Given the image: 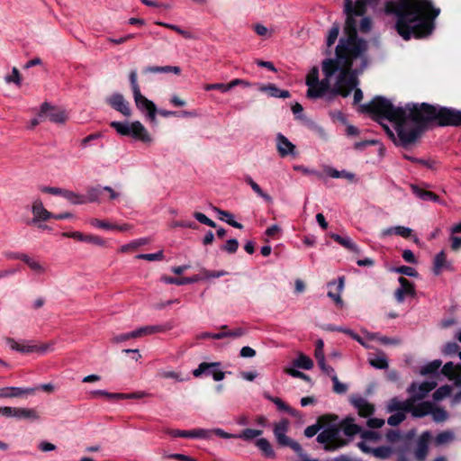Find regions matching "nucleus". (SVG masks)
I'll list each match as a JSON object with an SVG mask.
<instances>
[{
    "label": "nucleus",
    "instance_id": "nucleus-55",
    "mask_svg": "<svg viewBox=\"0 0 461 461\" xmlns=\"http://www.w3.org/2000/svg\"><path fill=\"white\" fill-rule=\"evenodd\" d=\"M90 224L96 228L105 229V230H113L115 229V224H111L105 221H102L96 218H93L90 220Z\"/></svg>",
    "mask_w": 461,
    "mask_h": 461
},
{
    "label": "nucleus",
    "instance_id": "nucleus-56",
    "mask_svg": "<svg viewBox=\"0 0 461 461\" xmlns=\"http://www.w3.org/2000/svg\"><path fill=\"white\" fill-rule=\"evenodd\" d=\"M239 248V242L236 239H230L222 246L221 249L228 253H235Z\"/></svg>",
    "mask_w": 461,
    "mask_h": 461
},
{
    "label": "nucleus",
    "instance_id": "nucleus-19",
    "mask_svg": "<svg viewBox=\"0 0 461 461\" xmlns=\"http://www.w3.org/2000/svg\"><path fill=\"white\" fill-rule=\"evenodd\" d=\"M339 431L342 430L344 435L352 438L361 432V427L355 422V418L348 416L341 421H338Z\"/></svg>",
    "mask_w": 461,
    "mask_h": 461
},
{
    "label": "nucleus",
    "instance_id": "nucleus-20",
    "mask_svg": "<svg viewBox=\"0 0 461 461\" xmlns=\"http://www.w3.org/2000/svg\"><path fill=\"white\" fill-rule=\"evenodd\" d=\"M357 447L366 454H372L374 456L385 459L388 458L392 453L393 449L390 447H370L364 441L358 442Z\"/></svg>",
    "mask_w": 461,
    "mask_h": 461
},
{
    "label": "nucleus",
    "instance_id": "nucleus-15",
    "mask_svg": "<svg viewBox=\"0 0 461 461\" xmlns=\"http://www.w3.org/2000/svg\"><path fill=\"white\" fill-rule=\"evenodd\" d=\"M338 420L339 417L336 414H323L318 418L317 422L315 424L308 426L304 429V436L309 438H312L319 432V430H321L323 428V424L335 422Z\"/></svg>",
    "mask_w": 461,
    "mask_h": 461
},
{
    "label": "nucleus",
    "instance_id": "nucleus-32",
    "mask_svg": "<svg viewBox=\"0 0 461 461\" xmlns=\"http://www.w3.org/2000/svg\"><path fill=\"white\" fill-rule=\"evenodd\" d=\"M143 72L148 73H174L176 75L180 74L181 69L177 66H149L143 69Z\"/></svg>",
    "mask_w": 461,
    "mask_h": 461
},
{
    "label": "nucleus",
    "instance_id": "nucleus-42",
    "mask_svg": "<svg viewBox=\"0 0 461 461\" xmlns=\"http://www.w3.org/2000/svg\"><path fill=\"white\" fill-rule=\"evenodd\" d=\"M442 365V361L439 359L433 360L429 364L425 365L420 369V375H427L436 373Z\"/></svg>",
    "mask_w": 461,
    "mask_h": 461
},
{
    "label": "nucleus",
    "instance_id": "nucleus-25",
    "mask_svg": "<svg viewBox=\"0 0 461 461\" xmlns=\"http://www.w3.org/2000/svg\"><path fill=\"white\" fill-rule=\"evenodd\" d=\"M430 437L431 435L429 431H425L420 435L415 451V455L418 459L423 460L426 457L429 450L428 443Z\"/></svg>",
    "mask_w": 461,
    "mask_h": 461
},
{
    "label": "nucleus",
    "instance_id": "nucleus-26",
    "mask_svg": "<svg viewBox=\"0 0 461 461\" xmlns=\"http://www.w3.org/2000/svg\"><path fill=\"white\" fill-rule=\"evenodd\" d=\"M172 329V326L169 324L165 325H148L143 326L136 330V333L138 338L151 335L155 333L165 332Z\"/></svg>",
    "mask_w": 461,
    "mask_h": 461
},
{
    "label": "nucleus",
    "instance_id": "nucleus-23",
    "mask_svg": "<svg viewBox=\"0 0 461 461\" xmlns=\"http://www.w3.org/2000/svg\"><path fill=\"white\" fill-rule=\"evenodd\" d=\"M13 417L19 420H27L35 421L40 419V415L35 409L14 407Z\"/></svg>",
    "mask_w": 461,
    "mask_h": 461
},
{
    "label": "nucleus",
    "instance_id": "nucleus-63",
    "mask_svg": "<svg viewBox=\"0 0 461 461\" xmlns=\"http://www.w3.org/2000/svg\"><path fill=\"white\" fill-rule=\"evenodd\" d=\"M318 365L319 366L321 367V369L326 374L328 375L329 376H330V378L332 379V377L334 375H337L336 373H335V370L333 369V367H331L330 366H328L325 362V358L324 359H321V360H319L318 361Z\"/></svg>",
    "mask_w": 461,
    "mask_h": 461
},
{
    "label": "nucleus",
    "instance_id": "nucleus-44",
    "mask_svg": "<svg viewBox=\"0 0 461 461\" xmlns=\"http://www.w3.org/2000/svg\"><path fill=\"white\" fill-rule=\"evenodd\" d=\"M327 173L332 178H347V179L352 181L355 177L354 174L349 173L346 170L339 171L334 168H329Z\"/></svg>",
    "mask_w": 461,
    "mask_h": 461
},
{
    "label": "nucleus",
    "instance_id": "nucleus-35",
    "mask_svg": "<svg viewBox=\"0 0 461 461\" xmlns=\"http://www.w3.org/2000/svg\"><path fill=\"white\" fill-rule=\"evenodd\" d=\"M369 364L377 369H385L388 367V361L384 353L380 352L376 356H370L368 357Z\"/></svg>",
    "mask_w": 461,
    "mask_h": 461
},
{
    "label": "nucleus",
    "instance_id": "nucleus-52",
    "mask_svg": "<svg viewBox=\"0 0 461 461\" xmlns=\"http://www.w3.org/2000/svg\"><path fill=\"white\" fill-rule=\"evenodd\" d=\"M339 32V24H333V26L329 31V34L327 37V45L328 47H330L334 42L336 41Z\"/></svg>",
    "mask_w": 461,
    "mask_h": 461
},
{
    "label": "nucleus",
    "instance_id": "nucleus-43",
    "mask_svg": "<svg viewBox=\"0 0 461 461\" xmlns=\"http://www.w3.org/2000/svg\"><path fill=\"white\" fill-rule=\"evenodd\" d=\"M223 330L222 334L225 335V338L238 339L247 334V330L241 327L235 328L231 330H227V326L223 325L221 327Z\"/></svg>",
    "mask_w": 461,
    "mask_h": 461
},
{
    "label": "nucleus",
    "instance_id": "nucleus-6",
    "mask_svg": "<svg viewBox=\"0 0 461 461\" xmlns=\"http://www.w3.org/2000/svg\"><path fill=\"white\" fill-rule=\"evenodd\" d=\"M5 340L12 350L23 354H29L33 352L45 353L50 348V346L48 344L38 346L34 344L32 340L16 341L13 338H5Z\"/></svg>",
    "mask_w": 461,
    "mask_h": 461
},
{
    "label": "nucleus",
    "instance_id": "nucleus-3",
    "mask_svg": "<svg viewBox=\"0 0 461 461\" xmlns=\"http://www.w3.org/2000/svg\"><path fill=\"white\" fill-rule=\"evenodd\" d=\"M338 421L323 424L324 429L318 434L317 441L323 445L327 452L336 451L348 444V441L339 438V427Z\"/></svg>",
    "mask_w": 461,
    "mask_h": 461
},
{
    "label": "nucleus",
    "instance_id": "nucleus-2",
    "mask_svg": "<svg viewBox=\"0 0 461 461\" xmlns=\"http://www.w3.org/2000/svg\"><path fill=\"white\" fill-rule=\"evenodd\" d=\"M385 12L396 16L397 32L407 41L430 35L440 10L430 0H396L386 3Z\"/></svg>",
    "mask_w": 461,
    "mask_h": 461
},
{
    "label": "nucleus",
    "instance_id": "nucleus-8",
    "mask_svg": "<svg viewBox=\"0 0 461 461\" xmlns=\"http://www.w3.org/2000/svg\"><path fill=\"white\" fill-rule=\"evenodd\" d=\"M133 99L136 107L142 113H146V116L150 122H156L157 107L155 104L141 95L140 91L133 94Z\"/></svg>",
    "mask_w": 461,
    "mask_h": 461
},
{
    "label": "nucleus",
    "instance_id": "nucleus-4",
    "mask_svg": "<svg viewBox=\"0 0 461 461\" xmlns=\"http://www.w3.org/2000/svg\"><path fill=\"white\" fill-rule=\"evenodd\" d=\"M111 127L113 128L122 136H131L137 140L144 143H150L152 138L149 133L139 121L129 122H112Z\"/></svg>",
    "mask_w": 461,
    "mask_h": 461
},
{
    "label": "nucleus",
    "instance_id": "nucleus-39",
    "mask_svg": "<svg viewBox=\"0 0 461 461\" xmlns=\"http://www.w3.org/2000/svg\"><path fill=\"white\" fill-rule=\"evenodd\" d=\"M61 196L65 197L73 204H83L86 203L85 196L69 190L63 189Z\"/></svg>",
    "mask_w": 461,
    "mask_h": 461
},
{
    "label": "nucleus",
    "instance_id": "nucleus-46",
    "mask_svg": "<svg viewBox=\"0 0 461 461\" xmlns=\"http://www.w3.org/2000/svg\"><path fill=\"white\" fill-rule=\"evenodd\" d=\"M455 436L452 431L447 430L437 435L435 442L437 445H444L453 441Z\"/></svg>",
    "mask_w": 461,
    "mask_h": 461
},
{
    "label": "nucleus",
    "instance_id": "nucleus-54",
    "mask_svg": "<svg viewBox=\"0 0 461 461\" xmlns=\"http://www.w3.org/2000/svg\"><path fill=\"white\" fill-rule=\"evenodd\" d=\"M406 418V415L404 412L398 411L396 413L392 414L388 420L387 423L391 426H397L401 422H402Z\"/></svg>",
    "mask_w": 461,
    "mask_h": 461
},
{
    "label": "nucleus",
    "instance_id": "nucleus-22",
    "mask_svg": "<svg viewBox=\"0 0 461 461\" xmlns=\"http://www.w3.org/2000/svg\"><path fill=\"white\" fill-rule=\"evenodd\" d=\"M37 388H22V387H3L0 388V398L19 397L23 394H32Z\"/></svg>",
    "mask_w": 461,
    "mask_h": 461
},
{
    "label": "nucleus",
    "instance_id": "nucleus-11",
    "mask_svg": "<svg viewBox=\"0 0 461 461\" xmlns=\"http://www.w3.org/2000/svg\"><path fill=\"white\" fill-rule=\"evenodd\" d=\"M31 211L33 215L28 223H37L38 221H47L51 219L52 212H49L43 205L41 198L36 197L32 200Z\"/></svg>",
    "mask_w": 461,
    "mask_h": 461
},
{
    "label": "nucleus",
    "instance_id": "nucleus-13",
    "mask_svg": "<svg viewBox=\"0 0 461 461\" xmlns=\"http://www.w3.org/2000/svg\"><path fill=\"white\" fill-rule=\"evenodd\" d=\"M167 433L174 438H210L212 437V431L204 429L191 430L167 429Z\"/></svg>",
    "mask_w": 461,
    "mask_h": 461
},
{
    "label": "nucleus",
    "instance_id": "nucleus-1",
    "mask_svg": "<svg viewBox=\"0 0 461 461\" xmlns=\"http://www.w3.org/2000/svg\"><path fill=\"white\" fill-rule=\"evenodd\" d=\"M346 23L345 35L336 47V57L326 59L321 63L323 78H319V68L313 67L306 76L307 97L317 99L326 94L348 96L357 86V74L367 66L368 43L357 37V32L366 33L371 30L372 22L365 16L366 1L344 0Z\"/></svg>",
    "mask_w": 461,
    "mask_h": 461
},
{
    "label": "nucleus",
    "instance_id": "nucleus-47",
    "mask_svg": "<svg viewBox=\"0 0 461 461\" xmlns=\"http://www.w3.org/2000/svg\"><path fill=\"white\" fill-rule=\"evenodd\" d=\"M451 393V388L448 385H443L438 388L433 393V399L435 401H440Z\"/></svg>",
    "mask_w": 461,
    "mask_h": 461
},
{
    "label": "nucleus",
    "instance_id": "nucleus-34",
    "mask_svg": "<svg viewBox=\"0 0 461 461\" xmlns=\"http://www.w3.org/2000/svg\"><path fill=\"white\" fill-rule=\"evenodd\" d=\"M255 445L262 451L263 455L269 458H275L276 453L270 444V442L264 438H258Z\"/></svg>",
    "mask_w": 461,
    "mask_h": 461
},
{
    "label": "nucleus",
    "instance_id": "nucleus-50",
    "mask_svg": "<svg viewBox=\"0 0 461 461\" xmlns=\"http://www.w3.org/2000/svg\"><path fill=\"white\" fill-rule=\"evenodd\" d=\"M86 243L93 244L98 247H105L106 241L100 236L92 235V234H86L85 238Z\"/></svg>",
    "mask_w": 461,
    "mask_h": 461
},
{
    "label": "nucleus",
    "instance_id": "nucleus-9",
    "mask_svg": "<svg viewBox=\"0 0 461 461\" xmlns=\"http://www.w3.org/2000/svg\"><path fill=\"white\" fill-rule=\"evenodd\" d=\"M436 386V381H426L419 385L416 383H412L407 391L411 394V398L413 399L414 404H417L418 401L424 399Z\"/></svg>",
    "mask_w": 461,
    "mask_h": 461
},
{
    "label": "nucleus",
    "instance_id": "nucleus-7",
    "mask_svg": "<svg viewBox=\"0 0 461 461\" xmlns=\"http://www.w3.org/2000/svg\"><path fill=\"white\" fill-rule=\"evenodd\" d=\"M428 414H431L432 419L436 422H443L447 419V412L438 407H435L431 402H421L417 404V409L414 413V417H424Z\"/></svg>",
    "mask_w": 461,
    "mask_h": 461
},
{
    "label": "nucleus",
    "instance_id": "nucleus-16",
    "mask_svg": "<svg viewBox=\"0 0 461 461\" xmlns=\"http://www.w3.org/2000/svg\"><path fill=\"white\" fill-rule=\"evenodd\" d=\"M107 104L114 110L120 112L124 116H131V111L129 103L122 94L114 93L107 98Z\"/></svg>",
    "mask_w": 461,
    "mask_h": 461
},
{
    "label": "nucleus",
    "instance_id": "nucleus-61",
    "mask_svg": "<svg viewBox=\"0 0 461 461\" xmlns=\"http://www.w3.org/2000/svg\"><path fill=\"white\" fill-rule=\"evenodd\" d=\"M129 78H130V83H131L132 94L140 92V86L138 84L136 70L131 71V73L129 75Z\"/></svg>",
    "mask_w": 461,
    "mask_h": 461
},
{
    "label": "nucleus",
    "instance_id": "nucleus-12",
    "mask_svg": "<svg viewBox=\"0 0 461 461\" xmlns=\"http://www.w3.org/2000/svg\"><path fill=\"white\" fill-rule=\"evenodd\" d=\"M39 116L41 118L45 116L50 122L56 123H63L67 120V115L63 110L53 107L48 103L42 104Z\"/></svg>",
    "mask_w": 461,
    "mask_h": 461
},
{
    "label": "nucleus",
    "instance_id": "nucleus-18",
    "mask_svg": "<svg viewBox=\"0 0 461 461\" xmlns=\"http://www.w3.org/2000/svg\"><path fill=\"white\" fill-rule=\"evenodd\" d=\"M398 281L401 286L394 292V296L398 303H402L405 296L415 295V289L412 283H411L403 276L399 277Z\"/></svg>",
    "mask_w": 461,
    "mask_h": 461
},
{
    "label": "nucleus",
    "instance_id": "nucleus-10",
    "mask_svg": "<svg viewBox=\"0 0 461 461\" xmlns=\"http://www.w3.org/2000/svg\"><path fill=\"white\" fill-rule=\"evenodd\" d=\"M387 412L392 413L394 411L401 412H411L412 416H414L415 411L417 409V404H414L413 399L411 397L405 401H401L397 397L391 399L386 406Z\"/></svg>",
    "mask_w": 461,
    "mask_h": 461
},
{
    "label": "nucleus",
    "instance_id": "nucleus-24",
    "mask_svg": "<svg viewBox=\"0 0 461 461\" xmlns=\"http://www.w3.org/2000/svg\"><path fill=\"white\" fill-rule=\"evenodd\" d=\"M258 86L259 91L267 93L269 96L283 98V99L290 97L289 91L281 90L275 84H271V83L267 84V85L258 84Z\"/></svg>",
    "mask_w": 461,
    "mask_h": 461
},
{
    "label": "nucleus",
    "instance_id": "nucleus-64",
    "mask_svg": "<svg viewBox=\"0 0 461 461\" xmlns=\"http://www.w3.org/2000/svg\"><path fill=\"white\" fill-rule=\"evenodd\" d=\"M395 235H399L402 238H409L411 235L412 230L404 226L394 227Z\"/></svg>",
    "mask_w": 461,
    "mask_h": 461
},
{
    "label": "nucleus",
    "instance_id": "nucleus-59",
    "mask_svg": "<svg viewBox=\"0 0 461 461\" xmlns=\"http://www.w3.org/2000/svg\"><path fill=\"white\" fill-rule=\"evenodd\" d=\"M360 437L365 440L377 441L379 439L378 432L373 430H363L359 433Z\"/></svg>",
    "mask_w": 461,
    "mask_h": 461
},
{
    "label": "nucleus",
    "instance_id": "nucleus-27",
    "mask_svg": "<svg viewBox=\"0 0 461 461\" xmlns=\"http://www.w3.org/2000/svg\"><path fill=\"white\" fill-rule=\"evenodd\" d=\"M336 285V292H333V291H329L328 292V296L332 299L335 303L340 307H342L343 305V301L341 299V293L343 291V288H344V277H339L338 282H330L328 284V286L331 287V286H334Z\"/></svg>",
    "mask_w": 461,
    "mask_h": 461
},
{
    "label": "nucleus",
    "instance_id": "nucleus-29",
    "mask_svg": "<svg viewBox=\"0 0 461 461\" xmlns=\"http://www.w3.org/2000/svg\"><path fill=\"white\" fill-rule=\"evenodd\" d=\"M331 239L334 240L336 242L340 244L342 247L346 248L347 249L355 252L359 253L360 249L357 246L356 243L352 241V240L349 237H343L339 234L332 233L330 235Z\"/></svg>",
    "mask_w": 461,
    "mask_h": 461
},
{
    "label": "nucleus",
    "instance_id": "nucleus-5",
    "mask_svg": "<svg viewBox=\"0 0 461 461\" xmlns=\"http://www.w3.org/2000/svg\"><path fill=\"white\" fill-rule=\"evenodd\" d=\"M288 428L289 421L286 419H283L278 423L275 424L273 432L276 442L282 447H291L298 455H301L303 452L301 445L293 438L286 436Z\"/></svg>",
    "mask_w": 461,
    "mask_h": 461
},
{
    "label": "nucleus",
    "instance_id": "nucleus-48",
    "mask_svg": "<svg viewBox=\"0 0 461 461\" xmlns=\"http://www.w3.org/2000/svg\"><path fill=\"white\" fill-rule=\"evenodd\" d=\"M5 81L7 84L14 83L20 86L22 85V78L19 70L16 68H13L12 74L5 76Z\"/></svg>",
    "mask_w": 461,
    "mask_h": 461
},
{
    "label": "nucleus",
    "instance_id": "nucleus-41",
    "mask_svg": "<svg viewBox=\"0 0 461 461\" xmlns=\"http://www.w3.org/2000/svg\"><path fill=\"white\" fill-rule=\"evenodd\" d=\"M263 431L261 429H246L240 434L236 435V438H240L246 441L254 439L257 437L261 436Z\"/></svg>",
    "mask_w": 461,
    "mask_h": 461
},
{
    "label": "nucleus",
    "instance_id": "nucleus-37",
    "mask_svg": "<svg viewBox=\"0 0 461 461\" xmlns=\"http://www.w3.org/2000/svg\"><path fill=\"white\" fill-rule=\"evenodd\" d=\"M447 267L446 255L444 251H440L434 258L433 272L435 275H439L443 268Z\"/></svg>",
    "mask_w": 461,
    "mask_h": 461
},
{
    "label": "nucleus",
    "instance_id": "nucleus-40",
    "mask_svg": "<svg viewBox=\"0 0 461 461\" xmlns=\"http://www.w3.org/2000/svg\"><path fill=\"white\" fill-rule=\"evenodd\" d=\"M294 366L305 370H310L313 366V362L309 357L300 353L298 357L294 361Z\"/></svg>",
    "mask_w": 461,
    "mask_h": 461
},
{
    "label": "nucleus",
    "instance_id": "nucleus-36",
    "mask_svg": "<svg viewBox=\"0 0 461 461\" xmlns=\"http://www.w3.org/2000/svg\"><path fill=\"white\" fill-rule=\"evenodd\" d=\"M213 210L219 214V216H220L219 218L221 221H224L230 226L237 228V229L243 228V225L241 223L233 220V215L230 212H229L227 211L221 210L217 207H214Z\"/></svg>",
    "mask_w": 461,
    "mask_h": 461
},
{
    "label": "nucleus",
    "instance_id": "nucleus-38",
    "mask_svg": "<svg viewBox=\"0 0 461 461\" xmlns=\"http://www.w3.org/2000/svg\"><path fill=\"white\" fill-rule=\"evenodd\" d=\"M411 189H412L413 194H415L419 198H420L424 201L437 202L438 200V196L430 191L423 190L415 185H412Z\"/></svg>",
    "mask_w": 461,
    "mask_h": 461
},
{
    "label": "nucleus",
    "instance_id": "nucleus-28",
    "mask_svg": "<svg viewBox=\"0 0 461 461\" xmlns=\"http://www.w3.org/2000/svg\"><path fill=\"white\" fill-rule=\"evenodd\" d=\"M265 398L272 402L279 411H285L288 414H290L293 417L298 416V411L295 409L290 407L288 404H286L282 399L279 397H274L268 393L264 394Z\"/></svg>",
    "mask_w": 461,
    "mask_h": 461
},
{
    "label": "nucleus",
    "instance_id": "nucleus-45",
    "mask_svg": "<svg viewBox=\"0 0 461 461\" xmlns=\"http://www.w3.org/2000/svg\"><path fill=\"white\" fill-rule=\"evenodd\" d=\"M104 191L103 187H90L86 191V202H97L103 193Z\"/></svg>",
    "mask_w": 461,
    "mask_h": 461
},
{
    "label": "nucleus",
    "instance_id": "nucleus-57",
    "mask_svg": "<svg viewBox=\"0 0 461 461\" xmlns=\"http://www.w3.org/2000/svg\"><path fill=\"white\" fill-rule=\"evenodd\" d=\"M194 217L201 223L203 224H205L207 226H210V227H212V228H215L216 227V223L209 219L205 214L202 213V212H196L194 213Z\"/></svg>",
    "mask_w": 461,
    "mask_h": 461
},
{
    "label": "nucleus",
    "instance_id": "nucleus-14",
    "mask_svg": "<svg viewBox=\"0 0 461 461\" xmlns=\"http://www.w3.org/2000/svg\"><path fill=\"white\" fill-rule=\"evenodd\" d=\"M350 403L357 410L358 415L364 418L370 417L375 412L374 404L366 398L357 395L350 398Z\"/></svg>",
    "mask_w": 461,
    "mask_h": 461
},
{
    "label": "nucleus",
    "instance_id": "nucleus-31",
    "mask_svg": "<svg viewBox=\"0 0 461 461\" xmlns=\"http://www.w3.org/2000/svg\"><path fill=\"white\" fill-rule=\"evenodd\" d=\"M220 366H221V363H219V362H212V363L203 362L198 366V367L196 369H194L193 371V375L195 377H199L203 374L212 375V372L216 370Z\"/></svg>",
    "mask_w": 461,
    "mask_h": 461
},
{
    "label": "nucleus",
    "instance_id": "nucleus-62",
    "mask_svg": "<svg viewBox=\"0 0 461 461\" xmlns=\"http://www.w3.org/2000/svg\"><path fill=\"white\" fill-rule=\"evenodd\" d=\"M459 347L456 342L447 343L443 348V353L448 356L459 354Z\"/></svg>",
    "mask_w": 461,
    "mask_h": 461
},
{
    "label": "nucleus",
    "instance_id": "nucleus-58",
    "mask_svg": "<svg viewBox=\"0 0 461 461\" xmlns=\"http://www.w3.org/2000/svg\"><path fill=\"white\" fill-rule=\"evenodd\" d=\"M331 380L333 382V391L335 393L341 394L347 392V384L340 383L337 375H334Z\"/></svg>",
    "mask_w": 461,
    "mask_h": 461
},
{
    "label": "nucleus",
    "instance_id": "nucleus-53",
    "mask_svg": "<svg viewBox=\"0 0 461 461\" xmlns=\"http://www.w3.org/2000/svg\"><path fill=\"white\" fill-rule=\"evenodd\" d=\"M135 338H138L137 333H136V330H133V331H131V332L122 333V334H119V335L114 336L112 339V342L113 343H121V342H123L125 340H128V339H135Z\"/></svg>",
    "mask_w": 461,
    "mask_h": 461
},
{
    "label": "nucleus",
    "instance_id": "nucleus-21",
    "mask_svg": "<svg viewBox=\"0 0 461 461\" xmlns=\"http://www.w3.org/2000/svg\"><path fill=\"white\" fill-rule=\"evenodd\" d=\"M20 260L24 262L36 276H42L47 272V267L40 260L28 256H19Z\"/></svg>",
    "mask_w": 461,
    "mask_h": 461
},
{
    "label": "nucleus",
    "instance_id": "nucleus-30",
    "mask_svg": "<svg viewBox=\"0 0 461 461\" xmlns=\"http://www.w3.org/2000/svg\"><path fill=\"white\" fill-rule=\"evenodd\" d=\"M201 280V276L194 275L190 277H182V278H176L171 276H163L161 277V281H163L166 284H174L177 285H184L187 284H193L197 281Z\"/></svg>",
    "mask_w": 461,
    "mask_h": 461
},
{
    "label": "nucleus",
    "instance_id": "nucleus-33",
    "mask_svg": "<svg viewBox=\"0 0 461 461\" xmlns=\"http://www.w3.org/2000/svg\"><path fill=\"white\" fill-rule=\"evenodd\" d=\"M244 181L247 185H249L251 189L255 192V194L261 197L264 201L267 203H272V197L264 192L262 188L253 180V178L250 176H245Z\"/></svg>",
    "mask_w": 461,
    "mask_h": 461
},
{
    "label": "nucleus",
    "instance_id": "nucleus-17",
    "mask_svg": "<svg viewBox=\"0 0 461 461\" xmlns=\"http://www.w3.org/2000/svg\"><path fill=\"white\" fill-rule=\"evenodd\" d=\"M276 149L280 157L295 155V145L293 144L285 135L277 133L276 138Z\"/></svg>",
    "mask_w": 461,
    "mask_h": 461
},
{
    "label": "nucleus",
    "instance_id": "nucleus-51",
    "mask_svg": "<svg viewBox=\"0 0 461 461\" xmlns=\"http://www.w3.org/2000/svg\"><path fill=\"white\" fill-rule=\"evenodd\" d=\"M393 271L411 277H417L419 275L418 272L413 267L408 266H401L399 267H395L393 268Z\"/></svg>",
    "mask_w": 461,
    "mask_h": 461
},
{
    "label": "nucleus",
    "instance_id": "nucleus-60",
    "mask_svg": "<svg viewBox=\"0 0 461 461\" xmlns=\"http://www.w3.org/2000/svg\"><path fill=\"white\" fill-rule=\"evenodd\" d=\"M203 276L202 278H218L221 276H224L228 274V272L224 270L220 271H209L204 268L202 269Z\"/></svg>",
    "mask_w": 461,
    "mask_h": 461
},
{
    "label": "nucleus",
    "instance_id": "nucleus-49",
    "mask_svg": "<svg viewBox=\"0 0 461 461\" xmlns=\"http://www.w3.org/2000/svg\"><path fill=\"white\" fill-rule=\"evenodd\" d=\"M136 258L144 259V260H148V261H158V260H162L164 258V254H163L162 250H159L156 253L139 254L136 256Z\"/></svg>",
    "mask_w": 461,
    "mask_h": 461
}]
</instances>
